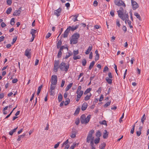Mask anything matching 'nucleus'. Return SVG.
Masks as SVG:
<instances>
[{
    "instance_id": "obj_1",
    "label": "nucleus",
    "mask_w": 149,
    "mask_h": 149,
    "mask_svg": "<svg viewBox=\"0 0 149 149\" xmlns=\"http://www.w3.org/2000/svg\"><path fill=\"white\" fill-rule=\"evenodd\" d=\"M118 16L123 21L125 19L128 20L129 15L127 12L126 10H124L123 8L120 7V10L117 11Z\"/></svg>"
},
{
    "instance_id": "obj_2",
    "label": "nucleus",
    "mask_w": 149,
    "mask_h": 149,
    "mask_svg": "<svg viewBox=\"0 0 149 149\" xmlns=\"http://www.w3.org/2000/svg\"><path fill=\"white\" fill-rule=\"evenodd\" d=\"M80 35L79 33H74L72 36V38L70 40L71 44H75L77 43L79 37Z\"/></svg>"
},
{
    "instance_id": "obj_3",
    "label": "nucleus",
    "mask_w": 149,
    "mask_h": 149,
    "mask_svg": "<svg viewBox=\"0 0 149 149\" xmlns=\"http://www.w3.org/2000/svg\"><path fill=\"white\" fill-rule=\"evenodd\" d=\"M91 118V115H89L88 116L87 118H86L84 115H82L80 118V121L82 124L87 123L89 121Z\"/></svg>"
},
{
    "instance_id": "obj_4",
    "label": "nucleus",
    "mask_w": 149,
    "mask_h": 149,
    "mask_svg": "<svg viewBox=\"0 0 149 149\" xmlns=\"http://www.w3.org/2000/svg\"><path fill=\"white\" fill-rule=\"evenodd\" d=\"M59 67L61 70L67 72L69 68V64L66 65L65 62H62L59 65Z\"/></svg>"
},
{
    "instance_id": "obj_5",
    "label": "nucleus",
    "mask_w": 149,
    "mask_h": 149,
    "mask_svg": "<svg viewBox=\"0 0 149 149\" xmlns=\"http://www.w3.org/2000/svg\"><path fill=\"white\" fill-rule=\"evenodd\" d=\"M94 133V131L93 130H92L89 132L86 138V142L89 143L90 141H94V137L92 135Z\"/></svg>"
},
{
    "instance_id": "obj_6",
    "label": "nucleus",
    "mask_w": 149,
    "mask_h": 149,
    "mask_svg": "<svg viewBox=\"0 0 149 149\" xmlns=\"http://www.w3.org/2000/svg\"><path fill=\"white\" fill-rule=\"evenodd\" d=\"M114 3L116 5L118 6H122L124 8L126 6L125 3L122 0H115Z\"/></svg>"
},
{
    "instance_id": "obj_7",
    "label": "nucleus",
    "mask_w": 149,
    "mask_h": 149,
    "mask_svg": "<svg viewBox=\"0 0 149 149\" xmlns=\"http://www.w3.org/2000/svg\"><path fill=\"white\" fill-rule=\"evenodd\" d=\"M59 61H54V71L55 72H56L58 71L59 67Z\"/></svg>"
},
{
    "instance_id": "obj_8",
    "label": "nucleus",
    "mask_w": 149,
    "mask_h": 149,
    "mask_svg": "<svg viewBox=\"0 0 149 149\" xmlns=\"http://www.w3.org/2000/svg\"><path fill=\"white\" fill-rule=\"evenodd\" d=\"M52 81L51 84L54 85H56L57 84V77L56 75H53L52 77Z\"/></svg>"
},
{
    "instance_id": "obj_9",
    "label": "nucleus",
    "mask_w": 149,
    "mask_h": 149,
    "mask_svg": "<svg viewBox=\"0 0 149 149\" xmlns=\"http://www.w3.org/2000/svg\"><path fill=\"white\" fill-rule=\"evenodd\" d=\"M132 5V8L134 10H136L139 7L138 4L133 0H131Z\"/></svg>"
},
{
    "instance_id": "obj_10",
    "label": "nucleus",
    "mask_w": 149,
    "mask_h": 149,
    "mask_svg": "<svg viewBox=\"0 0 149 149\" xmlns=\"http://www.w3.org/2000/svg\"><path fill=\"white\" fill-rule=\"evenodd\" d=\"M31 50L29 49H27L25 51V55L27 56L28 58H31V53L30 52Z\"/></svg>"
},
{
    "instance_id": "obj_11",
    "label": "nucleus",
    "mask_w": 149,
    "mask_h": 149,
    "mask_svg": "<svg viewBox=\"0 0 149 149\" xmlns=\"http://www.w3.org/2000/svg\"><path fill=\"white\" fill-rule=\"evenodd\" d=\"M62 11L61 8H59L58 9L56 10H55L54 11V13L55 15L58 17L60 16V13Z\"/></svg>"
},
{
    "instance_id": "obj_12",
    "label": "nucleus",
    "mask_w": 149,
    "mask_h": 149,
    "mask_svg": "<svg viewBox=\"0 0 149 149\" xmlns=\"http://www.w3.org/2000/svg\"><path fill=\"white\" fill-rule=\"evenodd\" d=\"M21 8H19L18 10H15L14 12L13 15L15 16L19 15L21 13Z\"/></svg>"
},
{
    "instance_id": "obj_13",
    "label": "nucleus",
    "mask_w": 149,
    "mask_h": 149,
    "mask_svg": "<svg viewBox=\"0 0 149 149\" xmlns=\"http://www.w3.org/2000/svg\"><path fill=\"white\" fill-rule=\"evenodd\" d=\"M88 107V104L87 103L84 102L82 105L81 109L82 111L86 110Z\"/></svg>"
},
{
    "instance_id": "obj_14",
    "label": "nucleus",
    "mask_w": 149,
    "mask_h": 149,
    "mask_svg": "<svg viewBox=\"0 0 149 149\" xmlns=\"http://www.w3.org/2000/svg\"><path fill=\"white\" fill-rule=\"evenodd\" d=\"M104 134L103 135V138L104 139H107L108 138V136L109 133L107 132L106 130H104Z\"/></svg>"
},
{
    "instance_id": "obj_15",
    "label": "nucleus",
    "mask_w": 149,
    "mask_h": 149,
    "mask_svg": "<svg viewBox=\"0 0 149 149\" xmlns=\"http://www.w3.org/2000/svg\"><path fill=\"white\" fill-rule=\"evenodd\" d=\"M73 83H72L69 84L66 87L65 89L66 92L67 91L72 87V86Z\"/></svg>"
},
{
    "instance_id": "obj_16",
    "label": "nucleus",
    "mask_w": 149,
    "mask_h": 149,
    "mask_svg": "<svg viewBox=\"0 0 149 149\" xmlns=\"http://www.w3.org/2000/svg\"><path fill=\"white\" fill-rule=\"evenodd\" d=\"M25 135H26V134H24V133L22 135H19L18 136V138L17 139V140L18 141H20L21 140V139L23 138L24 137V136Z\"/></svg>"
},
{
    "instance_id": "obj_17",
    "label": "nucleus",
    "mask_w": 149,
    "mask_h": 149,
    "mask_svg": "<svg viewBox=\"0 0 149 149\" xmlns=\"http://www.w3.org/2000/svg\"><path fill=\"white\" fill-rule=\"evenodd\" d=\"M92 48V45L89 46L86 51L85 52V54H89L90 51H91Z\"/></svg>"
},
{
    "instance_id": "obj_18",
    "label": "nucleus",
    "mask_w": 149,
    "mask_h": 149,
    "mask_svg": "<svg viewBox=\"0 0 149 149\" xmlns=\"http://www.w3.org/2000/svg\"><path fill=\"white\" fill-rule=\"evenodd\" d=\"M134 15L135 16L136 18L139 19V20H141V19L140 15L137 13L135 12L134 13Z\"/></svg>"
},
{
    "instance_id": "obj_19",
    "label": "nucleus",
    "mask_w": 149,
    "mask_h": 149,
    "mask_svg": "<svg viewBox=\"0 0 149 149\" xmlns=\"http://www.w3.org/2000/svg\"><path fill=\"white\" fill-rule=\"evenodd\" d=\"M36 33V30L32 29L31 30L30 34L32 35V36H36L35 34Z\"/></svg>"
},
{
    "instance_id": "obj_20",
    "label": "nucleus",
    "mask_w": 149,
    "mask_h": 149,
    "mask_svg": "<svg viewBox=\"0 0 149 149\" xmlns=\"http://www.w3.org/2000/svg\"><path fill=\"white\" fill-rule=\"evenodd\" d=\"M76 93L77 94V97H81L84 93V92L83 91H79L78 93Z\"/></svg>"
},
{
    "instance_id": "obj_21",
    "label": "nucleus",
    "mask_w": 149,
    "mask_h": 149,
    "mask_svg": "<svg viewBox=\"0 0 149 149\" xmlns=\"http://www.w3.org/2000/svg\"><path fill=\"white\" fill-rule=\"evenodd\" d=\"M95 63V61H92L90 64V65L88 68V69L89 70H91L92 68L93 67Z\"/></svg>"
},
{
    "instance_id": "obj_22",
    "label": "nucleus",
    "mask_w": 149,
    "mask_h": 149,
    "mask_svg": "<svg viewBox=\"0 0 149 149\" xmlns=\"http://www.w3.org/2000/svg\"><path fill=\"white\" fill-rule=\"evenodd\" d=\"M102 135V133L100 130H98L95 134V136L97 138H100Z\"/></svg>"
},
{
    "instance_id": "obj_23",
    "label": "nucleus",
    "mask_w": 149,
    "mask_h": 149,
    "mask_svg": "<svg viewBox=\"0 0 149 149\" xmlns=\"http://www.w3.org/2000/svg\"><path fill=\"white\" fill-rule=\"evenodd\" d=\"M92 96V94L90 93V95H87L85 97L84 100L86 101L88 100H89L91 97Z\"/></svg>"
},
{
    "instance_id": "obj_24",
    "label": "nucleus",
    "mask_w": 149,
    "mask_h": 149,
    "mask_svg": "<svg viewBox=\"0 0 149 149\" xmlns=\"http://www.w3.org/2000/svg\"><path fill=\"white\" fill-rule=\"evenodd\" d=\"M62 43V41L61 40H60L58 41L57 45V48L59 49Z\"/></svg>"
},
{
    "instance_id": "obj_25",
    "label": "nucleus",
    "mask_w": 149,
    "mask_h": 149,
    "mask_svg": "<svg viewBox=\"0 0 149 149\" xmlns=\"http://www.w3.org/2000/svg\"><path fill=\"white\" fill-rule=\"evenodd\" d=\"M72 54V53L71 51L69 52L68 53L65 57V59H67L70 56H71Z\"/></svg>"
},
{
    "instance_id": "obj_26",
    "label": "nucleus",
    "mask_w": 149,
    "mask_h": 149,
    "mask_svg": "<svg viewBox=\"0 0 149 149\" xmlns=\"http://www.w3.org/2000/svg\"><path fill=\"white\" fill-rule=\"evenodd\" d=\"M106 80L109 84H111L112 83V80L111 79H109L108 77H107L106 78Z\"/></svg>"
},
{
    "instance_id": "obj_27",
    "label": "nucleus",
    "mask_w": 149,
    "mask_h": 149,
    "mask_svg": "<svg viewBox=\"0 0 149 149\" xmlns=\"http://www.w3.org/2000/svg\"><path fill=\"white\" fill-rule=\"evenodd\" d=\"M81 63L83 66H85L87 63L86 59L85 58H83L81 61Z\"/></svg>"
},
{
    "instance_id": "obj_28",
    "label": "nucleus",
    "mask_w": 149,
    "mask_h": 149,
    "mask_svg": "<svg viewBox=\"0 0 149 149\" xmlns=\"http://www.w3.org/2000/svg\"><path fill=\"white\" fill-rule=\"evenodd\" d=\"M146 119V117H145V114H144L143 116L141 118V122L143 124H144V121Z\"/></svg>"
},
{
    "instance_id": "obj_29",
    "label": "nucleus",
    "mask_w": 149,
    "mask_h": 149,
    "mask_svg": "<svg viewBox=\"0 0 149 149\" xmlns=\"http://www.w3.org/2000/svg\"><path fill=\"white\" fill-rule=\"evenodd\" d=\"M100 138H97L94 140V142L95 144H97L100 142Z\"/></svg>"
},
{
    "instance_id": "obj_30",
    "label": "nucleus",
    "mask_w": 149,
    "mask_h": 149,
    "mask_svg": "<svg viewBox=\"0 0 149 149\" xmlns=\"http://www.w3.org/2000/svg\"><path fill=\"white\" fill-rule=\"evenodd\" d=\"M62 96L61 94L60 93L58 97V100L59 102H61L62 101Z\"/></svg>"
},
{
    "instance_id": "obj_31",
    "label": "nucleus",
    "mask_w": 149,
    "mask_h": 149,
    "mask_svg": "<svg viewBox=\"0 0 149 149\" xmlns=\"http://www.w3.org/2000/svg\"><path fill=\"white\" fill-rule=\"evenodd\" d=\"M42 85H41V86H39L38 88V91H37V95H39V94L40 93V91H41V89L42 88Z\"/></svg>"
},
{
    "instance_id": "obj_32",
    "label": "nucleus",
    "mask_w": 149,
    "mask_h": 149,
    "mask_svg": "<svg viewBox=\"0 0 149 149\" xmlns=\"http://www.w3.org/2000/svg\"><path fill=\"white\" fill-rule=\"evenodd\" d=\"M79 25H77L75 26H72L71 27V30L72 31H74V30L76 29L79 27Z\"/></svg>"
},
{
    "instance_id": "obj_33",
    "label": "nucleus",
    "mask_w": 149,
    "mask_h": 149,
    "mask_svg": "<svg viewBox=\"0 0 149 149\" xmlns=\"http://www.w3.org/2000/svg\"><path fill=\"white\" fill-rule=\"evenodd\" d=\"M91 88H89L87 89L84 92V94L86 95L88 93H89V92L91 91Z\"/></svg>"
},
{
    "instance_id": "obj_34",
    "label": "nucleus",
    "mask_w": 149,
    "mask_h": 149,
    "mask_svg": "<svg viewBox=\"0 0 149 149\" xmlns=\"http://www.w3.org/2000/svg\"><path fill=\"white\" fill-rule=\"evenodd\" d=\"M12 10V8L11 7H10L8 8L6 11V13L8 14H9L10 13Z\"/></svg>"
},
{
    "instance_id": "obj_35",
    "label": "nucleus",
    "mask_w": 149,
    "mask_h": 149,
    "mask_svg": "<svg viewBox=\"0 0 149 149\" xmlns=\"http://www.w3.org/2000/svg\"><path fill=\"white\" fill-rule=\"evenodd\" d=\"M111 101H108L105 104H104L103 106V107L104 108H106L108 106H109L111 104Z\"/></svg>"
},
{
    "instance_id": "obj_36",
    "label": "nucleus",
    "mask_w": 149,
    "mask_h": 149,
    "mask_svg": "<svg viewBox=\"0 0 149 149\" xmlns=\"http://www.w3.org/2000/svg\"><path fill=\"white\" fill-rule=\"evenodd\" d=\"M80 110V108L79 107L77 108L75 111V113H74V115L78 114Z\"/></svg>"
},
{
    "instance_id": "obj_37",
    "label": "nucleus",
    "mask_w": 149,
    "mask_h": 149,
    "mask_svg": "<svg viewBox=\"0 0 149 149\" xmlns=\"http://www.w3.org/2000/svg\"><path fill=\"white\" fill-rule=\"evenodd\" d=\"M81 57V56L79 55H77V56H73V58L74 60H76L77 59H80Z\"/></svg>"
},
{
    "instance_id": "obj_38",
    "label": "nucleus",
    "mask_w": 149,
    "mask_h": 149,
    "mask_svg": "<svg viewBox=\"0 0 149 149\" xmlns=\"http://www.w3.org/2000/svg\"><path fill=\"white\" fill-rule=\"evenodd\" d=\"M70 102V100L69 98L66 99V100L65 101L64 104L65 106L67 105Z\"/></svg>"
},
{
    "instance_id": "obj_39",
    "label": "nucleus",
    "mask_w": 149,
    "mask_h": 149,
    "mask_svg": "<svg viewBox=\"0 0 149 149\" xmlns=\"http://www.w3.org/2000/svg\"><path fill=\"white\" fill-rule=\"evenodd\" d=\"M69 141H68V139H67L66 141L64 142V143H63L62 144V147H63L64 146H65L66 145H67V144H68V143Z\"/></svg>"
},
{
    "instance_id": "obj_40",
    "label": "nucleus",
    "mask_w": 149,
    "mask_h": 149,
    "mask_svg": "<svg viewBox=\"0 0 149 149\" xmlns=\"http://www.w3.org/2000/svg\"><path fill=\"white\" fill-rule=\"evenodd\" d=\"M128 24L131 29L133 28V27L131 25V22L130 21H129V20H128Z\"/></svg>"
},
{
    "instance_id": "obj_41",
    "label": "nucleus",
    "mask_w": 149,
    "mask_h": 149,
    "mask_svg": "<svg viewBox=\"0 0 149 149\" xmlns=\"http://www.w3.org/2000/svg\"><path fill=\"white\" fill-rule=\"evenodd\" d=\"M61 51H62L60 50L59 51V52L57 56L58 58H59L61 57V55H62Z\"/></svg>"
},
{
    "instance_id": "obj_42",
    "label": "nucleus",
    "mask_w": 149,
    "mask_h": 149,
    "mask_svg": "<svg viewBox=\"0 0 149 149\" xmlns=\"http://www.w3.org/2000/svg\"><path fill=\"white\" fill-rule=\"evenodd\" d=\"M80 121L79 119V118L76 119L75 123L77 125H78Z\"/></svg>"
},
{
    "instance_id": "obj_43",
    "label": "nucleus",
    "mask_w": 149,
    "mask_h": 149,
    "mask_svg": "<svg viewBox=\"0 0 149 149\" xmlns=\"http://www.w3.org/2000/svg\"><path fill=\"white\" fill-rule=\"evenodd\" d=\"M68 33H67L66 31L65 32H65H64V33L63 34V37L64 38H67L68 36Z\"/></svg>"
},
{
    "instance_id": "obj_44",
    "label": "nucleus",
    "mask_w": 149,
    "mask_h": 149,
    "mask_svg": "<svg viewBox=\"0 0 149 149\" xmlns=\"http://www.w3.org/2000/svg\"><path fill=\"white\" fill-rule=\"evenodd\" d=\"M79 54V52L78 50L77 51L74 50L73 51V55L74 56H76V55H77Z\"/></svg>"
},
{
    "instance_id": "obj_45",
    "label": "nucleus",
    "mask_w": 149,
    "mask_h": 149,
    "mask_svg": "<svg viewBox=\"0 0 149 149\" xmlns=\"http://www.w3.org/2000/svg\"><path fill=\"white\" fill-rule=\"evenodd\" d=\"M53 84H51L50 85V90H54V89L55 88V86H53Z\"/></svg>"
},
{
    "instance_id": "obj_46",
    "label": "nucleus",
    "mask_w": 149,
    "mask_h": 149,
    "mask_svg": "<svg viewBox=\"0 0 149 149\" xmlns=\"http://www.w3.org/2000/svg\"><path fill=\"white\" fill-rule=\"evenodd\" d=\"M116 24L117 25V26L118 27H120V23L119 20L118 19H117L116 20Z\"/></svg>"
},
{
    "instance_id": "obj_47",
    "label": "nucleus",
    "mask_w": 149,
    "mask_h": 149,
    "mask_svg": "<svg viewBox=\"0 0 149 149\" xmlns=\"http://www.w3.org/2000/svg\"><path fill=\"white\" fill-rule=\"evenodd\" d=\"M12 0H7V4L8 5L10 6L12 3Z\"/></svg>"
},
{
    "instance_id": "obj_48",
    "label": "nucleus",
    "mask_w": 149,
    "mask_h": 149,
    "mask_svg": "<svg viewBox=\"0 0 149 149\" xmlns=\"http://www.w3.org/2000/svg\"><path fill=\"white\" fill-rule=\"evenodd\" d=\"M17 39V37H15L14 38H13V41L11 42V44L12 45H13L14 43L16 41V40Z\"/></svg>"
},
{
    "instance_id": "obj_49",
    "label": "nucleus",
    "mask_w": 149,
    "mask_h": 149,
    "mask_svg": "<svg viewBox=\"0 0 149 149\" xmlns=\"http://www.w3.org/2000/svg\"><path fill=\"white\" fill-rule=\"evenodd\" d=\"M60 48V50L61 51H62L65 48H67V50H68V48L66 47H65L64 46H61Z\"/></svg>"
},
{
    "instance_id": "obj_50",
    "label": "nucleus",
    "mask_w": 149,
    "mask_h": 149,
    "mask_svg": "<svg viewBox=\"0 0 149 149\" xmlns=\"http://www.w3.org/2000/svg\"><path fill=\"white\" fill-rule=\"evenodd\" d=\"M71 27L70 26H69L68 27L66 30L65 31V32H67V33H69L70 30H71Z\"/></svg>"
},
{
    "instance_id": "obj_51",
    "label": "nucleus",
    "mask_w": 149,
    "mask_h": 149,
    "mask_svg": "<svg viewBox=\"0 0 149 149\" xmlns=\"http://www.w3.org/2000/svg\"><path fill=\"white\" fill-rule=\"evenodd\" d=\"M76 146V143L73 144V145H72L70 148L69 149H74Z\"/></svg>"
},
{
    "instance_id": "obj_52",
    "label": "nucleus",
    "mask_w": 149,
    "mask_h": 149,
    "mask_svg": "<svg viewBox=\"0 0 149 149\" xmlns=\"http://www.w3.org/2000/svg\"><path fill=\"white\" fill-rule=\"evenodd\" d=\"M51 34L49 32L45 36L46 38L47 39V38H49V37H50L51 36Z\"/></svg>"
},
{
    "instance_id": "obj_53",
    "label": "nucleus",
    "mask_w": 149,
    "mask_h": 149,
    "mask_svg": "<svg viewBox=\"0 0 149 149\" xmlns=\"http://www.w3.org/2000/svg\"><path fill=\"white\" fill-rule=\"evenodd\" d=\"M93 6L95 7H96L98 4V2L96 1H95L93 2Z\"/></svg>"
},
{
    "instance_id": "obj_54",
    "label": "nucleus",
    "mask_w": 149,
    "mask_h": 149,
    "mask_svg": "<svg viewBox=\"0 0 149 149\" xmlns=\"http://www.w3.org/2000/svg\"><path fill=\"white\" fill-rule=\"evenodd\" d=\"M60 143L59 142H58L54 146V148L56 149L59 146Z\"/></svg>"
},
{
    "instance_id": "obj_55",
    "label": "nucleus",
    "mask_w": 149,
    "mask_h": 149,
    "mask_svg": "<svg viewBox=\"0 0 149 149\" xmlns=\"http://www.w3.org/2000/svg\"><path fill=\"white\" fill-rule=\"evenodd\" d=\"M102 147L100 149H104L105 148V146H106V144L105 143H103L102 144Z\"/></svg>"
},
{
    "instance_id": "obj_56",
    "label": "nucleus",
    "mask_w": 149,
    "mask_h": 149,
    "mask_svg": "<svg viewBox=\"0 0 149 149\" xmlns=\"http://www.w3.org/2000/svg\"><path fill=\"white\" fill-rule=\"evenodd\" d=\"M65 83V81L63 80H62V83H61V87H62L64 85Z\"/></svg>"
},
{
    "instance_id": "obj_57",
    "label": "nucleus",
    "mask_w": 149,
    "mask_h": 149,
    "mask_svg": "<svg viewBox=\"0 0 149 149\" xmlns=\"http://www.w3.org/2000/svg\"><path fill=\"white\" fill-rule=\"evenodd\" d=\"M81 88H82L81 86H78L76 93H78L79 91H81Z\"/></svg>"
},
{
    "instance_id": "obj_58",
    "label": "nucleus",
    "mask_w": 149,
    "mask_h": 149,
    "mask_svg": "<svg viewBox=\"0 0 149 149\" xmlns=\"http://www.w3.org/2000/svg\"><path fill=\"white\" fill-rule=\"evenodd\" d=\"M136 133L137 136H139L141 134V132L139 131H137Z\"/></svg>"
},
{
    "instance_id": "obj_59",
    "label": "nucleus",
    "mask_w": 149,
    "mask_h": 149,
    "mask_svg": "<svg viewBox=\"0 0 149 149\" xmlns=\"http://www.w3.org/2000/svg\"><path fill=\"white\" fill-rule=\"evenodd\" d=\"M90 145H91V148L94 147L93 141H90Z\"/></svg>"
},
{
    "instance_id": "obj_60",
    "label": "nucleus",
    "mask_w": 149,
    "mask_h": 149,
    "mask_svg": "<svg viewBox=\"0 0 149 149\" xmlns=\"http://www.w3.org/2000/svg\"><path fill=\"white\" fill-rule=\"evenodd\" d=\"M18 80L17 79H14L12 80V83L13 84L17 82Z\"/></svg>"
},
{
    "instance_id": "obj_61",
    "label": "nucleus",
    "mask_w": 149,
    "mask_h": 149,
    "mask_svg": "<svg viewBox=\"0 0 149 149\" xmlns=\"http://www.w3.org/2000/svg\"><path fill=\"white\" fill-rule=\"evenodd\" d=\"M6 26V24L3 22H2L1 23V26L2 28H4Z\"/></svg>"
},
{
    "instance_id": "obj_62",
    "label": "nucleus",
    "mask_w": 149,
    "mask_h": 149,
    "mask_svg": "<svg viewBox=\"0 0 149 149\" xmlns=\"http://www.w3.org/2000/svg\"><path fill=\"white\" fill-rule=\"evenodd\" d=\"M108 69L109 68H108V67L107 66H105L104 68V69L103 70V72H105L106 71L108 70Z\"/></svg>"
},
{
    "instance_id": "obj_63",
    "label": "nucleus",
    "mask_w": 149,
    "mask_h": 149,
    "mask_svg": "<svg viewBox=\"0 0 149 149\" xmlns=\"http://www.w3.org/2000/svg\"><path fill=\"white\" fill-rule=\"evenodd\" d=\"M4 97V94L3 93L0 94V99L3 98Z\"/></svg>"
},
{
    "instance_id": "obj_64",
    "label": "nucleus",
    "mask_w": 149,
    "mask_h": 149,
    "mask_svg": "<svg viewBox=\"0 0 149 149\" xmlns=\"http://www.w3.org/2000/svg\"><path fill=\"white\" fill-rule=\"evenodd\" d=\"M122 29L125 32L127 31V28L125 26H123Z\"/></svg>"
}]
</instances>
